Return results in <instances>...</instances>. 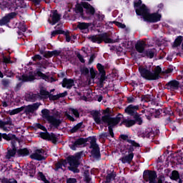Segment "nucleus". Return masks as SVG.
<instances>
[{
    "label": "nucleus",
    "mask_w": 183,
    "mask_h": 183,
    "mask_svg": "<svg viewBox=\"0 0 183 183\" xmlns=\"http://www.w3.org/2000/svg\"><path fill=\"white\" fill-rule=\"evenodd\" d=\"M134 9L137 15L142 16L144 21L147 22H158L161 21V14L158 13L149 14V9L145 4H142V1L138 0L134 1Z\"/></svg>",
    "instance_id": "1"
},
{
    "label": "nucleus",
    "mask_w": 183,
    "mask_h": 183,
    "mask_svg": "<svg viewBox=\"0 0 183 183\" xmlns=\"http://www.w3.org/2000/svg\"><path fill=\"white\" fill-rule=\"evenodd\" d=\"M122 118H124V117L122 114H119L115 118L109 117L108 116H104L102 119L99 117H94L95 122L99 125H101V124H107L109 126V134L103 133L99 135V138L105 139V138H107L108 135H111L113 138L114 132H112V127L117 125V124H119Z\"/></svg>",
    "instance_id": "2"
},
{
    "label": "nucleus",
    "mask_w": 183,
    "mask_h": 183,
    "mask_svg": "<svg viewBox=\"0 0 183 183\" xmlns=\"http://www.w3.org/2000/svg\"><path fill=\"white\" fill-rule=\"evenodd\" d=\"M139 71L140 72L141 76L144 79H148L149 81H154L155 79H158L159 78V74H161V67L157 66L154 68V69L151 71V69L145 68L140 66L139 67Z\"/></svg>",
    "instance_id": "3"
},
{
    "label": "nucleus",
    "mask_w": 183,
    "mask_h": 183,
    "mask_svg": "<svg viewBox=\"0 0 183 183\" xmlns=\"http://www.w3.org/2000/svg\"><path fill=\"white\" fill-rule=\"evenodd\" d=\"M24 0H0V8L5 9L7 8L11 11H15L18 8H24Z\"/></svg>",
    "instance_id": "4"
},
{
    "label": "nucleus",
    "mask_w": 183,
    "mask_h": 183,
    "mask_svg": "<svg viewBox=\"0 0 183 183\" xmlns=\"http://www.w3.org/2000/svg\"><path fill=\"white\" fill-rule=\"evenodd\" d=\"M75 11L81 18H86L89 15H94L95 14V9L88 3H83L82 6L81 4H76Z\"/></svg>",
    "instance_id": "5"
},
{
    "label": "nucleus",
    "mask_w": 183,
    "mask_h": 183,
    "mask_svg": "<svg viewBox=\"0 0 183 183\" xmlns=\"http://www.w3.org/2000/svg\"><path fill=\"white\" fill-rule=\"evenodd\" d=\"M42 118L44 121H46L49 124L51 125V127H54V128H58L59 125H61V119L58 117V116L52 115L51 114V111L47 109H44L41 110Z\"/></svg>",
    "instance_id": "6"
},
{
    "label": "nucleus",
    "mask_w": 183,
    "mask_h": 183,
    "mask_svg": "<svg viewBox=\"0 0 183 183\" xmlns=\"http://www.w3.org/2000/svg\"><path fill=\"white\" fill-rule=\"evenodd\" d=\"M90 40L92 42H97V44H101L102 41L106 44H112V42H114V40L109 39V35L107 33H104L98 36H92L90 37Z\"/></svg>",
    "instance_id": "7"
},
{
    "label": "nucleus",
    "mask_w": 183,
    "mask_h": 183,
    "mask_svg": "<svg viewBox=\"0 0 183 183\" xmlns=\"http://www.w3.org/2000/svg\"><path fill=\"white\" fill-rule=\"evenodd\" d=\"M121 151L122 154H123L128 153V154H126L121 158L122 164H131V162H132V159H134V153L132 152L134 151V148L130 147L129 149H126L125 150L122 149Z\"/></svg>",
    "instance_id": "8"
},
{
    "label": "nucleus",
    "mask_w": 183,
    "mask_h": 183,
    "mask_svg": "<svg viewBox=\"0 0 183 183\" xmlns=\"http://www.w3.org/2000/svg\"><path fill=\"white\" fill-rule=\"evenodd\" d=\"M39 76L42 79H44L45 81H47L48 77L46 75L44 74V73L41 71H37L36 74L35 73H30L29 76H25L23 75L21 78L20 79L21 81L23 82H28L31 81H34L35 79V76Z\"/></svg>",
    "instance_id": "9"
},
{
    "label": "nucleus",
    "mask_w": 183,
    "mask_h": 183,
    "mask_svg": "<svg viewBox=\"0 0 183 183\" xmlns=\"http://www.w3.org/2000/svg\"><path fill=\"white\" fill-rule=\"evenodd\" d=\"M36 127L42 131H45V132L40 133V137L43 139H47L48 141H55V139H56L55 134L53 133H48V132H46V128H45V127L42 126L41 124H37Z\"/></svg>",
    "instance_id": "10"
},
{
    "label": "nucleus",
    "mask_w": 183,
    "mask_h": 183,
    "mask_svg": "<svg viewBox=\"0 0 183 183\" xmlns=\"http://www.w3.org/2000/svg\"><path fill=\"white\" fill-rule=\"evenodd\" d=\"M68 162L70 165V167H69V169H70V171H73V172L75 173L79 172V170L76 169L78 167V165H79V163L78 162V157L75 156L69 157Z\"/></svg>",
    "instance_id": "11"
},
{
    "label": "nucleus",
    "mask_w": 183,
    "mask_h": 183,
    "mask_svg": "<svg viewBox=\"0 0 183 183\" xmlns=\"http://www.w3.org/2000/svg\"><path fill=\"white\" fill-rule=\"evenodd\" d=\"M90 147L92 149V155L94 158H99V147L97 144V139L95 137L90 138Z\"/></svg>",
    "instance_id": "12"
},
{
    "label": "nucleus",
    "mask_w": 183,
    "mask_h": 183,
    "mask_svg": "<svg viewBox=\"0 0 183 183\" xmlns=\"http://www.w3.org/2000/svg\"><path fill=\"white\" fill-rule=\"evenodd\" d=\"M143 177L146 181H149V183H155V179L157 178V173L152 171H144Z\"/></svg>",
    "instance_id": "13"
},
{
    "label": "nucleus",
    "mask_w": 183,
    "mask_h": 183,
    "mask_svg": "<svg viewBox=\"0 0 183 183\" xmlns=\"http://www.w3.org/2000/svg\"><path fill=\"white\" fill-rule=\"evenodd\" d=\"M59 19H61V16H59L56 10H54L51 11L48 21L51 25H55Z\"/></svg>",
    "instance_id": "14"
},
{
    "label": "nucleus",
    "mask_w": 183,
    "mask_h": 183,
    "mask_svg": "<svg viewBox=\"0 0 183 183\" xmlns=\"http://www.w3.org/2000/svg\"><path fill=\"white\" fill-rule=\"evenodd\" d=\"M71 114L74 115V117L76 118H79V112L74 108L69 109V113L66 112L65 115H66V118L68 119H69L70 121H72V122L75 121V119L74 117H72V116H71Z\"/></svg>",
    "instance_id": "15"
},
{
    "label": "nucleus",
    "mask_w": 183,
    "mask_h": 183,
    "mask_svg": "<svg viewBox=\"0 0 183 183\" xmlns=\"http://www.w3.org/2000/svg\"><path fill=\"white\" fill-rule=\"evenodd\" d=\"M15 16H16V12L9 14L7 16H4L1 20H0V26L6 25V24H8L11 19H14Z\"/></svg>",
    "instance_id": "16"
},
{
    "label": "nucleus",
    "mask_w": 183,
    "mask_h": 183,
    "mask_svg": "<svg viewBox=\"0 0 183 183\" xmlns=\"http://www.w3.org/2000/svg\"><path fill=\"white\" fill-rule=\"evenodd\" d=\"M89 26H91V23L79 22L77 24V28L80 29L83 34L89 32Z\"/></svg>",
    "instance_id": "17"
},
{
    "label": "nucleus",
    "mask_w": 183,
    "mask_h": 183,
    "mask_svg": "<svg viewBox=\"0 0 183 183\" xmlns=\"http://www.w3.org/2000/svg\"><path fill=\"white\" fill-rule=\"evenodd\" d=\"M31 159H36L37 161H41L44 159V150L38 149L34 154L30 155Z\"/></svg>",
    "instance_id": "18"
},
{
    "label": "nucleus",
    "mask_w": 183,
    "mask_h": 183,
    "mask_svg": "<svg viewBox=\"0 0 183 183\" xmlns=\"http://www.w3.org/2000/svg\"><path fill=\"white\" fill-rule=\"evenodd\" d=\"M75 85V81L71 79H64L62 82L63 88H67V89H71L72 86Z\"/></svg>",
    "instance_id": "19"
},
{
    "label": "nucleus",
    "mask_w": 183,
    "mask_h": 183,
    "mask_svg": "<svg viewBox=\"0 0 183 183\" xmlns=\"http://www.w3.org/2000/svg\"><path fill=\"white\" fill-rule=\"evenodd\" d=\"M139 109V105L134 106L132 104H130L125 109V112L129 115H133L134 114H135V112L138 111Z\"/></svg>",
    "instance_id": "20"
},
{
    "label": "nucleus",
    "mask_w": 183,
    "mask_h": 183,
    "mask_svg": "<svg viewBox=\"0 0 183 183\" xmlns=\"http://www.w3.org/2000/svg\"><path fill=\"white\" fill-rule=\"evenodd\" d=\"M39 105H41L39 103H35L33 105H29L26 107V114H32L34 111H36L38 108H39Z\"/></svg>",
    "instance_id": "21"
},
{
    "label": "nucleus",
    "mask_w": 183,
    "mask_h": 183,
    "mask_svg": "<svg viewBox=\"0 0 183 183\" xmlns=\"http://www.w3.org/2000/svg\"><path fill=\"white\" fill-rule=\"evenodd\" d=\"M83 144H85V140L84 139H79L74 143L70 144V148L73 151H75L79 145H83Z\"/></svg>",
    "instance_id": "22"
},
{
    "label": "nucleus",
    "mask_w": 183,
    "mask_h": 183,
    "mask_svg": "<svg viewBox=\"0 0 183 183\" xmlns=\"http://www.w3.org/2000/svg\"><path fill=\"white\" fill-rule=\"evenodd\" d=\"M179 86V83L175 80H173L167 84L168 89H171L172 91L178 89Z\"/></svg>",
    "instance_id": "23"
},
{
    "label": "nucleus",
    "mask_w": 183,
    "mask_h": 183,
    "mask_svg": "<svg viewBox=\"0 0 183 183\" xmlns=\"http://www.w3.org/2000/svg\"><path fill=\"white\" fill-rule=\"evenodd\" d=\"M136 50L139 54H142L144 52V49H145V42L144 41H138L135 45Z\"/></svg>",
    "instance_id": "24"
},
{
    "label": "nucleus",
    "mask_w": 183,
    "mask_h": 183,
    "mask_svg": "<svg viewBox=\"0 0 183 183\" xmlns=\"http://www.w3.org/2000/svg\"><path fill=\"white\" fill-rule=\"evenodd\" d=\"M97 69H99L100 74H102L100 82H104L105 79V70H104V66H102L101 64H97Z\"/></svg>",
    "instance_id": "25"
},
{
    "label": "nucleus",
    "mask_w": 183,
    "mask_h": 183,
    "mask_svg": "<svg viewBox=\"0 0 183 183\" xmlns=\"http://www.w3.org/2000/svg\"><path fill=\"white\" fill-rule=\"evenodd\" d=\"M122 124H124V125H125V127H127V128H129L130 127L135 125V120L126 119L122 121Z\"/></svg>",
    "instance_id": "26"
},
{
    "label": "nucleus",
    "mask_w": 183,
    "mask_h": 183,
    "mask_svg": "<svg viewBox=\"0 0 183 183\" xmlns=\"http://www.w3.org/2000/svg\"><path fill=\"white\" fill-rule=\"evenodd\" d=\"M19 157H26L29 155V151L27 149H22L17 152Z\"/></svg>",
    "instance_id": "27"
},
{
    "label": "nucleus",
    "mask_w": 183,
    "mask_h": 183,
    "mask_svg": "<svg viewBox=\"0 0 183 183\" xmlns=\"http://www.w3.org/2000/svg\"><path fill=\"white\" fill-rule=\"evenodd\" d=\"M15 154H16V149L13 148L12 149L8 151L6 158H7V159H11L12 157H15Z\"/></svg>",
    "instance_id": "28"
},
{
    "label": "nucleus",
    "mask_w": 183,
    "mask_h": 183,
    "mask_svg": "<svg viewBox=\"0 0 183 183\" xmlns=\"http://www.w3.org/2000/svg\"><path fill=\"white\" fill-rule=\"evenodd\" d=\"M66 160H61L56 164V170L58 171V169L62 168V167H66Z\"/></svg>",
    "instance_id": "29"
},
{
    "label": "nucleus",
    "mask_w": 183,
    "mask_h": 183,
    "mask_svg": "<svg viewBox=\"0 0 183 183\" xmlns=\"http://www.w3.org/2000/svg\"><path fill=\"white\" fill-rule=\"evenodd\" d=\"M23 109H24V107H20V108L14 109L13 110H10L9 113L10 115H16V114H19V112H21Z\"/></svg>",
    "instance_id": "30"
},
{
    "label": "nucleus",
    "mask_w": 183,
    "mask_h": 183,
    "mask_svg": "<svg viewBox=\"0 0 183 183\" xmlns=\"http://www.w3.org/2000/svg\"><path fill=\"white\" fill-rule=\"evenodd\" d=\"M90 75H91V80H89V84H91V81L94 82V79H95V76H97V71H95L94 69H91Z\"/></svg>",
    "instance_id": "31"
},
{
    "label": "nucleus",
    "mask_w": 183,
    "mask_h": 183,
    "mask_svg": "<svg viewBox=\"0 0 183 183\" xmlns=\"http://www.w3.org/2000/svg\"><path fill=\"white\" fill-rule=\"evenodd\" d=\"M171 179H174V181L179 179V173H178V172H177V171H173L172 172Z\"/></svg>",
    "instance_id": "32"
},
{
    "label": "nucleus",
    "mask_w": 183,
    "mask_h": 183,
    "mask_svg": "<svg viewBox=\"0 0 183 183\" xmlns=\"http://www.w3.org/2000/svg\"><path fill=\"white\" fill-rule=\"evenodd\" d=\"M41 98H48L49 97V92H46L45 89L40 90Z\"/></svg>",
    "instance_id": "33"
},
{
    "label": "nucleus",
    "mask_w": 183,
    "mask_h": 183,
    "mask_svg": "<svg viewBox=\"0 0 183 183\" xmlns=\"http://www.w3.org/2000/svg\"><path fill=\"white\" fill-rule=\"evenodd\" d=\"M181 42H182V36H179L175 39L174 46H179Z\"/></svg>",
    "instance_id": "34"
},
{
    "label": "nucleus",
    "mask_w": 183,
    "mask_h": 183,
    "mask_svg": "<svg viewBox=\"0 0 183 183\" xmlns=\"http://www.w3.org/2000/svg\"><path fill=\"white\" fill-rule=\"evenodd\" d=\"M81 127H82V122H80L71 129V132H76V131H78V129H81Z\"/></svg>",
    "instance_id": "35"
},
{
    "label": "nucleus",
    "mask_w": 183,
    "mask_h": 183,
    "mask_svg": "<svg viewBox=\"0 0 183 183\" xmlns=\"http://www.w3.org/2000/svg\"><path fill=\"white\" fill-rule=\"evenodd\" d=\"M2 138L4 139H6V141H10L11 136L6 134H1L0 133V141H2Z\"/></svg>",
    "instance_id": "36"
},
{
    "label": "nucleus",
    "mask_w": 183,
    "mask_h": 183,
    "mask_svg": "<svg viewBox=\"0 0 183 183\" xmlns=\"http://www.w3.org/2000/svg\"><path fill=\"white\" fill-rule=\"evenodd\" d=\"M146 55L149 58H154V55H155V49L148 50L146 51Z\"/></svg>",
    "instance_id": "37"
},
{
    "label": "nucleus",
    "mask_w": 183,
    "mask_h": 183,
    "mask_svg": "<svg viewBox=\"0 0 183 183\" xmlns=\"http://www.w3.org/2000/svg\"><path fill=\"white\" fill-rule=\"evenodd\" d=\"M66 92H64L61 94H57L56 96H54L53 99H59V98H64V97H66Z\"/></svg>",
    "instance_id": "38"
},
{
    "label": "nucleus",
    "mask_w": 183,
    "mask_h": 183,
    "mask_svg": "<svg viewBox=\"0 0 183 183\" xmlns=\"http://www.w3.org/2000/svg\"><path fill=\"white\" fill-rule=\"evenodd\" d=\"M59 54H61V52L55 50L53 51H49L48 53L49 56H58V55H59Z\"/></svg>",
    "instance_id": "39"
},
{
    "label": "nucleus",
    "mask_w": 183,
    "mask_h": 183,
    "mask_svg": "<svg viewBox=\"0 0 183 183\" xmlns=\"http://www.w3.org/2000/svg\"><path fill=\"white\" fill-rule=\"evenodd\" d=\"M39 177L40 179H41V181H44L45 183H49V181H48L46 178H45V176L44 175V174H42V172L39 173Z\"/></svg>",
    "instance_id": "40"
},
{
    "label": "nucleus",
    "mask_w": 183,
    "mask_h": 183,
    "mask_svg": "<svg viewBox=\"0 0 183 183\" xmlns=\"http://www.w3.org/2000/svg\"><path fill=\"white\" fill-rule=\"evenodd\" d=\"M64 34V31L62 30H56L51 32V38L54 36H56L58 34Z\"/></svg>",
    "instance_id": "41"
},
{
    "label": "nucleus",
    "mask_w": 183,
    "mask_h": 183,
    "mask_svg": "<svg viewBox=\"0 0 183 183\" xmlns=\"http://www.w3.org/2000/svg\"><path fill=\"white\" fill-rule=\"evenodd\" d=\"M114 178H115V174H109L107 176V182H109L111 181V179H114Z\"/></svg>",
    "instance_id": "42"
},
{
    "label": "nucleus",
    "mask_w": 183,
    "mask_h": 183,
    "mask_svg": "<svg viewBox=\"0 0 183 183\" xmlns=\"http://www.w3.org/2000/svg\"><path fill=\"white\" fill-rule=\"evenodd\" d=\"M134 119L139 122V125H141V124H142V119H141V117H139V115L138 114H136L134 115Z\"/></svg>",
    "instance_id": "43"
},
{
    "label": "nucleus",
    "mask_w": 183,
    "mask_h": 183,
    "mask_svg": "<svg viewBox=\"0 0 183 183\" xmlns=\"http://www.w3.org/2000/svg\"><path fill=\"white\" fill-rule=\"evenodd\" d=\"M127 142H129V144H131L132 147H139V144L135 142V141L134 140L127 139Z\"/></svg>",
    "instance_id": "44"
},
{
    "label": "nucleus",
    "mask_w": 183,
    "mask_h": 183,
    "mask_svg": "<svg viewBox=\"0 0 183 183\" xmlns=\"http://www.w3.org/2000/svg\"><path fill=\"white\" fill-rule=\"evenodd\" d=\"M114 24H115L116 26H118L119 28H122V29L125 28V24H123L120 22L116 21V22H114Z\"/></svg>",
    "instance_id": "45"
},
{
    "label": "nucleus",
    "mask_w": 183,
    "mask_h": 183,
    "mask_svg": "<svg viewBox=\"0 0 183 183\" xmlns=\"http://www.w3.org/2000/svg\"><path fill=\"white\" fill-rule=\"evenodd\" d=\"M67 183H76V179L75 178H69L66 181Z\"/></svg>",
    "instance_id": "46"
},
{
    "label": "nucleus",
    "mask_w": 183,
    "mask_h": 183,
    "mask_svg": "<svg viewBox=\"0 0 183 183\" xmlns=\"http://www.w3.org/2000/svg\"><path fill=\"white\" fill-rule=\"evenodd\" d=\"M42 59V57L40 55H36L33 57L34 61H41Z\"/></svg>",
    "instance_id": "47"
},
{
    "label": "nucleus",
    "mask_w": 183,
    "mask_h": 183,
    "mask_svg": "<svg viewBox=\"0 0 183 183\" xmlns=\"http://www.w3.org/2000/svg\"><path fill=\"white\" fill-rule=\"evenodd\" d=\"M97 18L99 21H104L105 16H104L103 14H97Z\"/></svg>",
    "instance_id": "48"
},
{
    "label": "nucleus",
    "mask_w": 183,
    "mask_h": 183,
    "mask_svg": "<svg viewBox=\"0 0 183 183\" xmlns=\"http://www.w3.org/2000/svg\"><path fill=\"white\" fill-rule=\"evenodd\" d=\"M77 58L79 59L80 61L82 63L85 62V60L84 59V57L80 54H77Z\"/></svg>",
    "instance_id": "49"
},
{
    "label": "nucleus",
    "mask_w": 183,
    "mask_h": 183,
    "mask_svg": "<svg viewBox=\"0 0 183 183\" xmlns=\"http://www.w3.org/2000/svg\"><path fill=\"white\" fill-rule=\"evenodd\" d=\"M65 36H66V41L67 42H71V36H69V34L65 33Z\"/></svg>",
    "instance_id": "50"
},
{
    "label": "nucleus",
    "mask_w": 183,
    "mask_h": 183,
    "mask_svg": "<svg viewBox=\"0 0 183 183\" xmlns=\"http://www.w3.org/2000/svg\"><path fill=\"white\" fill-rule=\"evenodd\" d=\"M165 181L164 176H160L158 179V183H163Z\"/></svg>",
    "instance_id": "51"
},
{
    "label": "nucleus",
    "mask_w": 183,
    "mask_h": 183,
    "mask_svg": "<svg viewBox=\"0 0 183 183\" xmlns=\"http://www.w3.org/2000/svg\"><path fill=\"white\" fill-rule=\"evenodd\" d=\"M94 59H95V56L92 55V56H90L89 63V64H92V62H93V61H94Z\"/></svg>",
    "instance_id": "52"
},
{
    "label": "nucleus",
    "mask_w": 183,
    "mask_h": 183,
    "mask_svg": "<svg viewBox=\"0 0 183 183\" xmlns=\"http://www.w3.org/2000/svg\"><path fill=\"white\" fill-rule=\"evenodd\" d=\"M4 62H5L6 64H9L10 59L9 58L4 57Z\"/></svg>",
    "instance_id": "53"
},
{
    "label": "nucleus",
    "mask_w": 183,
    "mask_h": 183,
    "mask_svg": "<svg viewBox=\"0 0 183 183\" xmlns=\"http://www.w3.org/2000/svg\"><path fill=\"white\" fill-rule=\"evenodd\" d=\"M127 101H128V102H134V97H128Z\"/></svg>",
    "instance_id": "54"
},
{
    "label": "nucleus",
    "mask_w": 183,
    "mask_h": 183,
    "mask_svg": "<svg viewBox=\"0 0 183 183\" xmlns=\"http://www.w3.org/2000/svg\"><path fill=\"white\" fill-rule=\"evenodd\" d=\"M85 180L87 183H89L91 182V177H88V176H86L85 177Z\"/></svg>",
    "instance_id": "55"
},
{
    "label": "nucleus",
    "mask_w": 183,
    "mask_h": 183,
    "mask_svg": "<svg viewBox=\"0 0 183 183\" xmlns=\"http://www.w3.org/2000/svg\"><path fill=\"white\" fill-rule=\"evenodd\" d=\"M83 72L84 74H88V72H89V70L87 68H84L83 69Z\"/></svg>",
    "instance_id": "56"
},
{
    "label": "nucleus",
    "mask_w": 183,
    "mask_h": 183,
    "mask_svg": "<svg viewBox=\"0 0 183 183\" xmlns=\"http://www.w3.org/2000/svg\"><path fill=\"white\" fill-rule=\"evenodd\" d=\"M2 105L4 108H6V107H8V104L6 102H3Z\"/></svg>",
    "instance_id": "57"
},
{
    "label": "nucleus",
    "mask_w": 183,
    "mask_h": 183,
    "mask_svg": "<svg viewBox=\"0 0 183 183\" xmlns=\"http://www.w3.org/2000/svg\"><path fill=\"white\" fill-rule=\"evenodd\" d=\"M10 183H18L16 180L12 179L10 181Z\"/></svg>",
    "instance_id": "58"
},
{
    "label": "nucleus",
    "mask_w": 183,
    "mask_h": 183,
    "mask_svg": "<svg viewBox=\"0 0 183 183\" xmlns=\"http://www.w3.org/2000/svg\"><path fill=\"white\" fill-rule=\"evenodd\" d=\"M122 139H127V138H128V137H127L125 135H122Z\"/></svg>",
    "instance_id": "59"
},
{
    "label": "nucleus",
    "mask_w": 183,
    "mask_h": 183,
    "mask_svg": "<svg viewBox=\"0 0 183 183\" xmlns=\"http://www.w3.org/2000/svg\"><path fill=\"white\" fill-rule=\"evenodd\" d=\"M101 101H102V97H99V98H98V102H101Z\"/></svg>",
    "instance_id": "60"
},
{
    "label": "nucleus",
    "mask_w": 183,
    "mask_h": 183,
    "mask_svg": "<svg viewBox=\"0 0 183 183\" xmlns=\"http://www.w3.org/2000/svg\"><path fill=\"white\" fill-rule=\"evenodd\" d=\"M21 31H23V32H25V31H26V27L24 26V27L21 29Z\"/></svg>",
    "instance_id": "61"
},
{
    "label": "nucleus",
    "mask_w": 183,
    "mask_h": 183,
    "mask_svg": "<svg viewBox=\"0 0 183 183\" xmlns=\"http://www.w3.org/2000/svg\"><path fill=\"white\" fill-rule=\"evenodd\" d=\"M0 78H4V74L1 71H0Z\"/></svg>",
    "instance_id": "62"
},
{
    "label": "nucleus",
    "mask_w": 183,
    "mask_h": 183,
    "mask_svg": "<svg viewBox=\"0 0 183 183\" xmlns=\"http://www.w3.org/2000/svg\"><path fill=\"white\" fill-rule=\"evenodd\" d=\"M159 6H160V8H162L164 6L162 4H159Z\"/></svg>",
    "instance_id": "63"
},
{
    "label": "nucleus",
    "mask_w": 183,
    "mask_h": 183,
    "mask_svg": "<svg viewBox=\"0 0 183 183\" xmlns=\"http://www.w3.org/2000/svg\"><path fill=\"white\" fill-rule=\"evenodd\" d=\"M142 101L147 102V100L146 99H142Z\"/></svg>",
    "instance_id": "64"
}]
</instances>
